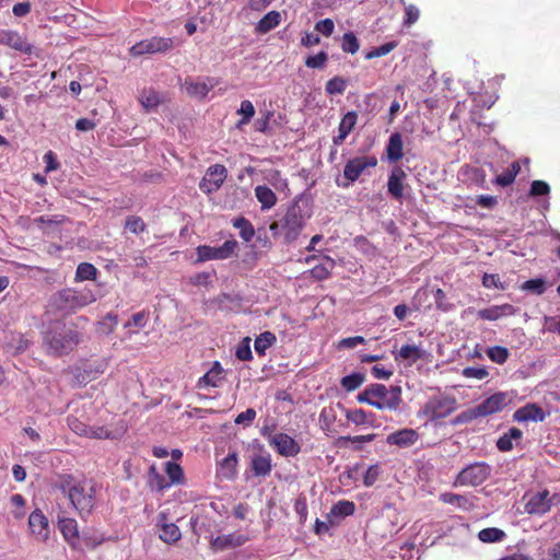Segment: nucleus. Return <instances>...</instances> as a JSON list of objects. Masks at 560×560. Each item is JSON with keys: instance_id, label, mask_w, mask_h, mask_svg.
Segmentation results:
<instances>
[{"instance_id": "nucleus-16", "label": "nucleus", "mask_w": 560, "mask_h": 560, "mask_svg": "<svg viewBox=\"0 0 560 560\" xmlns=\"http://www.w3.org/2000/svg\"><path fill=\"white\" fill-rule=\"evenodd\" d=\"M248 541V536L241 533L217 536L211 539L210 548L213 551H222L229 548H236Z\"/></svg>"}, {"instance_id": "nucleus-14", "label": "nucleus", "mask_w": 560, "mask_h": 560, "mask_svg": "<svg viewBox=\"0 0 560 560\" xmlns=\"http://www.w3.org/2000/svg\"><path fill=\"white\" fill-rule=\"evenodd\" d=\"M269 444L284 457H294L301 452L300 444L287 433L273 434Z\"/></svg>"}, {"instance_id": "nucleus-64", "label": "nucleus", "mask_w": 560, "mask_h": 560, "mask_svg": "<svg viewBox=\"0 0 560 560\" xmlns=\"http://www.w3.org/2000/svg\"><path fill=\"white\" fill-rule=\"evenodd\" d=\"M549 192H550V187L544 180H534L530 185L529 195L533 197L546 196Z\"/></svg>"}, {"instance_id": "nucleus-27", "label": "nucleus", "mask_w": 560, "mask_h": 560, "mask_svg": "<svg viewBox=\"0 0 560 560\" xmlns=\"http://www.w3.org/2000/svg\"><path fill=\"white\" fill-rule=\"evenodd\" d=\"M250 468L253 470L254 476L256 477H266L272 470V459L270 454H258L254 455L250 460Z\"/></svg>"}, {"instance_id": "nucleus-19", "label": "nucleus", "mask_w": 560, "mask_h": 560, "mask_svg": "<svg viewBox=\"0 0 560 560\" xmlns=\"http://www.w3.org/2000/svg\"><path fill=\"white\" fill-rule=\"evenodd\" d=\"M207 81H194L191 78H186L183 88L189 96L205 98L217 84L211 78H207Z\"/></svg>"}, {"instance_id": "nucleus-45", "label": "nucleus", "mask_w": 560, "mask_h": 560, "mask_svg": "<svg viewBox=\"0 0 560 560\" xmlns=\"http://www.w3.org/2000/svg\"><path fill=\"white\" fill-rule=\"evenodd\" d=\"M365 380V376L361 373H352L343 376L340 381V385L347 392H353L359 388Z\"/></svg>"}, {"instance_id": "nucleus-9", "label": "nucleus", "mask_w": 560, "mask_h": 560, "mask_svg": "<svg viewBox=\"0 0 560 560\" xmlns=\"http://www.w3.org/2000/svg\"><path fill=\"white\" fill-rule=\"evenodd\" d=\"M456 409V400L451 397H432L422 407V413L431 420L448 417Z\"/></svg>"}, {"instance_id": "nucleus-17", "label": "nucleus", "mask_w": 560, "mask_h": 560, "mask_svg": "<svg viewBox=\"0 0 560 560\" xmlns=\"http://www.w3.org/2000/svg\"><path fill=\"white\" fill-rule=\"evenodd\" d=\"M225 380L224 370L219 361L213 362L211 369L197 382L199 389L219 387Z\"/></svg>"}, {"instance_id": "nucleus-32", "label": "nucleus", "mask_w": 560, "mask_h": 560, "mask_svg": "<svg viewBox=\"0 0 560 560\" xmlns=\"http://www.w3.org/2000/svg\"><path fill=\"white\" fill-rule=\"evenodd\" d=\"M277 341V337L271 331H264L255 338L254 349L259 357H264L266 351Z\"/></svg>"}, {"instance_id": "nucleus-37", "label": "nucleus", "mask_w": 560, "mask_h": 560, "mask_svg": "<svg viewBox=\"0 0 560 560\" xmlns=\"http://www.w3.org/2000/svg\"><path fill=\"white\" fill-rule=\"evenodd\" d=\"M233 226L240 230V236L245 242H249L255 235L253 224L244 217L234 219Z\"/></svg>"}, {"instance_id": "nucleus-11", "label": "nucleus", "mask_w": 560, "mask_h": 560, "mask_svg": "<svg viewBox=\"0 0 560 560\" xmlns=\"http://www.w3.org/2000/svg\"><path fill=\"white\" fill-rule=\"evenodd\" d=\"M228 177V170L222 164H214L207 168L206 175L199 183L202 192L210 195L220 189Z\"/></svg>"}, {"instance_id": "nucleus-22", "label": "nucleus", "mask_w": 560, "mask_h": 560, "mask_svg": "<svg viewBox=\"0 0 560 560\" xmlns=\"http://www.w3.org/2000/svg\"><path fill=\"white\" fill-rule=\"evenodd\" d=\"M515 312L516 310L512 304L505 303L479 310L477 316L483 320H498L505 316H512Z\"/></svg>"}, {"instance_id": "nucleus-60", "label": "nucleus", "mask_w": 560, "mask_h": 560, "mask_svg": "<svg viewBox=\"0 0 560 560\" xmlns=\"http://www.w3.org/2000/svg\"><path fill=\"white\" fill-rule=\"evenodd\" d=\"M346 418L355 425H362L369 421L368 412L363 409L349 410L346 413Z\"/></svg>"}, {"instance_id": "nucleus-50", "label": "nucleus", "mask_w": 560, "mask_h": 560, "mask_svg": "<svg viewBox=\"0 0 560 560\" xmlns=\"http://www.w3.org/2000/svg\"><path fill=\"white\" fill-rule=\"evenodd\" d=\"M235 357L240 361H250L253 359L249 337L243 338L242 341L237 345L235 350Z\"/></svg>"}, {"instance_id": "nucleus-63", "label": "nucleus", "mask_w": 560, "mask_h": 560, "mask_svg": "<svg viewBox=\"0 0 560 560\" xmlns=\"http://www.w3.org/2000/svg\"><path fill=\"white\" fill-rule=\"evenodd\" d=\"M380 474H381V468L378 465L370 466L363 476L364 486L365 487L373 486L376 482V480L378 479Z\"/></svg>"}, {"instance_id": "nucleus-8", "label": "nucleus", "mask_w": 560, "mask_h": 560, "mask_svg": "<svg viewBox=\"0 0 560 560\" xmlns=\"http://www.w3.org/2000/svg\"><path fill=\"white\" fill-rule=\"evenodd\" d=\"M237 247L235 240H228L219 247L209 245H199L196 248L197 259L196 262H203L208 260H223L230 258Z\"/></svg>"}, {"instance_id": "nucleus-54", "label": "nucleus", "mask_w": 560, "mask_h": 560, "mask_svg": "<svg viewBox=\"0 0 560 560\" xmlns=\"http://www.w3.org/2000/svg\"><path fill=\"white\" fill-rule=\"evenodd\" d=\"M396 47H397V43L396 42L385 43V44H383V45H381L378 47L373 48L369 52H366L365 59L370 60V59H374V58L386 56L392 50H394Z\"/></svg>"}, {"instance_id": "nucleus-25", "label": "nucleus", "mask_w": 560, "mask_h": 560, "mask_svg": "<svg viewBox=\"0 0 560 560\" xmlns=\"http://www.w3.org/2000/svg\"><path fill=\"white\" fill-rule=\"evenodd\" d=\"M406 176L405 171L399 166L395 167L388 176V192L396 200H400L404 196V179Z\"/></svg>"}, {"instance_id": "nucleus-42", "label": "nucleus", "mask_w": 560, "mask_h": 560, "mask_svg": "<svg viewBox=\"0 0 560 560\" xmlns=\"http://www.w3.org/2000/svg\"><path fill=\"white\" fill-rule=\"evenodd\" d=\"M375 436L376 435L374 433L366 434V435H355V436L345 435V436H340L338 439V441L341 445H346L347 443H352L353 448L355 451H360L362 448L363 443H370V442L374 441Z\"/></svg>"}, {"instance_id": "nucleus-24", "label": "nucleus", "mask_w": 560, "mask_h": 560, "mask_svg": "<svg viewBox=\"0 0 560 560\" xmlns=\"http://www.w3.org/2000/svg\"><path fill=\"white\" fill-rule=\"evenodd\" d=\"M513 419L517 422L544 421L545 412L536 404H526L514 412Z\"/></svg>"}, {"instance_id": "nucleus-36", "label": "nucleus", "mask_w": 560, "mask_h": 560, "mask_svg": "<svg viewBox=\"0 0 560 560\" xmlns=\"http://www.w3.org/2000/svg\"><path fill=\"white\" fill-rule=\"evenodd\" d=\"M139 102L147 110H150L158 107L162 98L153 89H144L139 96Z\"/></svg>"}, {"instance_id": "nucleus-33", "label": "nucleus", "mask_w": 560, "mask_h": 560, "mask_svg": "<svg viewBox=\"0 0 560 560\" xmlns=\"http://www.w3.org/2000/svg\"><path fill=\"white\" fill-rule=\"evenodd\" d=\"M520 171L521 165L515 161L508 167L506 171L495 177L494 183L501 187L510 186L514 183Z\"/></svg>"}, {"instance_id": "nucleus-20", "label": "nucleus", "mask_w": 560, "mask_h": 560, "mask_svg": "<svg viewBox=\"0 0 560 560\" xmlns=\"http://www.w3.org/2000/svg\"><path fill=\"white\" fill-rule=\"evenodd\" d=\"M0 44L7 45L24 54L32 52V46L18 33L10 30L0 32Z\"/></svg>"}, {"instance_id": "nucleus-57", "label": "nucleus", "mask_w": 560, "mask_h": 560, "mask_svg": "<svg viewBox=\"0 0 560 560\" xmlns=\"http://www.w3.org/2000/svg\"><path fill=\"white\" fill-rule=\"evenodd\" d=\"M314 30L323 36L329 37L335 31V23L331 19L319 20L315 23Z\"/></svg>"}, {"instance_id": "nucleus-51", "label": "nucleus", "mask_w": 560, "mask_h": 560, "mask_svg": "<svg viewBox=\"0 0 560 560\" xmlns=\"http://www.w3.org/2000/svg\"><path fill=\"white\" fill-rule=\"evenodd\" d=\"M440 501L445 504L457 505L458 508H466L468 500L466 497L453 492H444L439 497Z\"/></svg>"}, {"instance_id": "nucleus-31", "label": "nucleus", "mask_w": 560, "mask_h": 560, "mask_svg": "<svg viewBox=\"0 0 560 560\" xmlns=\"http://www.w3.org/2000/svg\"><path fill=\"white\" fill-rule=\"evenodd\" d=\"M148 487L152 491H156V492H163L164 490H166L171 487L168 481L164 478V476L158 471L155 465H152L149 468Z\"/></svg>"}, {"instance_id": "nucleus-46", "label": "nucleus", "mask_w": 560, "mask_h": 560, "mask_svg": "<svg viewBox=\"0 0 560 560\" xmlns=\"http://www.w3.org/2000/svg\"><path fill=\"white\" fill-rule=\"evenodd\" d=\"M423 357L422 350L415 345H404L399 350V358L416 362Z\"/></svg>"}, {"instance_id": "nucleus-28", "label": "nucleus", "mask_w": 560, "mask_h": 560, "mask_svg": "<svg viewBox=\"0 0 560 560\" xmlns=\"http://www.w3.org/2000/svg\"><path fill=\"white\" fill-rule=\"evenodd\" d=\"M386 154L387 159L390 162H398L404 156V143L402 138L399 132H394L389 136L387 145H386Z\"/></svg>"}, {"instance_id": "nucleus-49", "label": "nucleus", "mask_w": 560, "mask_h": 560, "mask_svg": "<svg viewBox=\"0 0 560 560\" xmlns=\"http://www.w3.org/2000/svg\"><path fill=\"white\" fill-rule=\"evenodd\" d=\"M125 229L129 230L133 234H140L145 231L147 224L141 217L128 215L125 221Z\"/></svg>"}, {"instance_id": "nucleus-47", "label": "nucleus", "mask_w": 560, "mask_h": 560, "mask_svg": "<svg viewBox=\"0 0 560 560\" xmlns=\"http://www.w3.org/2000/svg\"><path fill=\"white\" fill-rule=\"evenodd\" d=\"M237 113L243 116L242 119H240L236 125L238 128H241L243 125H247L250 121V119L255 115V107L250 101L244 100L242 101Z\"/></svg>"}, {"instance_id": "nucleus-59", "label": "nucleus", "mask_w": 560, "mask_h": 560, "mask_svg": "<svg viewBox=\"0 0 560 560\" xmlns=\"http://www.w3.org/2000/svg\"><path fill=\"white\" fill-rule=\"evenodd\" d=\"M112 431L104 425H90L86 438L90 439H112Z\"/></svg>"}, {"instance_id": "nucleus-4", "label": "nucleus", "mask_w": 560, "mask_h": 560, "mask_svg": "<svg viewBox=\"0 0 560 560\" xmlns=\"http://www.w3.org/2000/svg\"><path fill=\"white\" fill-rule=\"evenodd\" d=\"M359 402H364L378 410H397L402 401L401 388L375 383L365 387L357 397Z\"/></svg>"}, {"instance_id": "nucleus-62", "label": "nucleus", "mask_w": 560, "mask_h": 560, "mask_svg": "<svg viewBox=\"0 0 560 560\" xmlns=\"http://www.w3.org/2000/svg\"><path fill=\"white\" fill-rule=\"evenodd\" d=\"M149 313L145 311H141L135 313L130 319L125 324V327L135 326L138 328H143L148 322Z\"/></svg>"}, {"instance_id": "nucleus-61", "label": "nucleus", "mask_w": 560, "mask_h": 560, "mask_svg": "<svg viewBox=\"0 0 560 560\" xmlns=\"http://www.w3.org/2000/svg\"><path fill=\"white\" fill-rule=\"evenodd\" d=\"M420 16V11L415 4H407L405 7V19L404 24L406 26H411L415 24Z\"/></svg>"}, {"instance_id": "nucleus-3", "label": "nucleus", "mask_w": 560, "mask_h": 560, "mask_svg": "<svg viewBox=\"0 0 560 560\" xmlns=\"http://www.w3.org/2000/svg\"><path fill=\"white\" fill-rule=\"evenodd\" d=\"M96 301L91 289L65 288L55 292L48 301V312L75 313Z\"/></svg>"}, {"instance_id": "nucleus-10", "label": "nucleus", "mask_w": 560, "mask_h": 560, "mask_svg": "<svg viewBox=\"0 0 560 560\" xmlns=\"http://www.w3.org/2000/svg\"><path fill=\"white\" fill-rule=\"evenodd\" d=\"M174 42L170 37L153 36L136 43L130 48V55L133 57L142 56L145 54H158L170 50Z\"/></svg>"}, {"instance_id": "nucleus-15", "label": "nucleus", "mask_w": 560, "mask_h": 560, "mask_svg": "<svg viewBox=\"0 0 560 560\" xmlns=\"http://www.w3.org/2000/svg\"><path fill=\"white\" fill-rule=\"evenodd\" d=\"M28 527L33 537L39 541L45 542L49 537V523L48 518L42 510H34L28 516Z\"/></svg>"}, {"instance_id": "nucleus-2", "label": "nucleus", "mask_w": 560, "mask_h": 560, "mask_svg": "<svg viewBox=\"0 0 560 560\" xmlns=\"http://www.w3.org/2000/svg\"><path fill=\"white\" fill-rule=\"evenodd\" d=\"M82 339L83 334L75 324L61 323L45 332L44 345L49 353L61 357L72 352Z\"/></svg>"}, {"instance_id": "nucleus-5", "label": "nucleus", "mask_w": 560, "mask_h": 560, "mask_svg": "<svg viewBox=\"0 0 560 560\" xmlns=\"http://www.w3.org/2000/svg\"><path fill=\"white\" fill-rule=\"evenodd\" d=\"M310 217V214L303 213L298 203H293L287 209L281 219V234L287 244L298 240Z\"/></svg>"}, {"instance_id": "nucleus-18", "label": "nucleus", "mask_w": 560, "mask_h": 560, "mask_svg": "<svg viewBox=\"0 0 560 560\" xmlns=\"http://www.w3.org/2000/svg\"><path fill=\"white\" fill-rule=\"evenodd\" d=\"M58 528L62 534L65 540L75 548L79 541V527L78 522L72 517L59 516Z\"/></svg>"}, {"instance_id": "nucleus-13", "label": "nucleus", "mask_w": 560, "mask_h": 560, "mask_svg": "<svg viewBox=\"0 0 560 560\" xmlns=\"http://www.w3.org/2000/svg\"><path fill=\"white\" fill-rule=\"evenodd\" d=\"M513 400L510 393L498 392L486 398L483 401L478 404L482 418L501 412L506 408Z\"/></svg>"}, {"instance_id": "nucleus-7", "label": "nucleus", "mask_w": 560, "mask_h": 560, "mask_svg": "<svg viewBox=\"0 0 560 560\" xmlns=\"http://www.w3.org/2000/svg\"><path fill=\"white\" fill-rule=\"evenodd\" d=\"M558 494H550L549 490L526 493L523 497L525 501L524 510L527 514L541 516L551 510L556 503Z\"/></svg>"}, {"instance_id": "nucleus-21", "label": "nucleus", "mask_w": 560, "mask_h": 560, "mask_svg": "<svg viewBox=\"0 0 560 560\" xmlns=\"http://www.w3.org/2000/svg\"><path fill=\"white\" fill-rule=\"evenodd\" d=\"M419 434L413 429H400L387 435L386 442L398 447H408L418 441Z\"/></svg>"}, {"instance_id": "nucleus-53", "label": "nucleus", "mask_w": 560, "mask_h": 560, "mask_svg": "<svg viewBox=\"0 0 560 560\" xmlns=\"http://www.w3.org/2000/svg\"><path fill=\"white\" fill-rule=\"evenodd\" d=\"M328 60V55L326 51L322 50L314 56H308L304 63L310 69H323Z\"/></svg>"}, {"instance_id": "nucleus-39", "label": "nucleus", "mask_w": 560, "mask_h": 560, "mask_svg": "<svg viewBox=\"0 0 560 560\" xmlns=\"http://www.w3.org/2000/svg\"><path fill=\"white\" fill-rule=\"evenodd\" d=\"M96 276L97 269L94 265L90 262H81L77 267L74 280L77 282L85 280H95Z\"/></svg>"}, {"instance_id": "nucleus-48", "label": "nucleus", "mask_w": 560, "mask_h": 560, "mask_svg": "<svg viewBox=\"0 0 560 560\" xmlns=\"http://www.w3.org/2000/svg\"><path fill=\"white\" fill-rule=\"evenodd\" d=\"M478 418H482V415L477 405V406L466 409V410L462 411L459 415H457L456 418L454 419V423L455 424L469 423Z\"/></svg>"}, {"instance_id": "nucleus-56", "label": "nucleus", "mask_w": 560, "mask_h": 560, "mask_svg": "<svg viewBox=\"0 0 560 560\" xmlns=\"http://www.w3.org/2000/svg\"><path fill=\"white\" fill-rule=\"evenodd\" d=\"M522 288L524 290L532 291L537 295H541L546 291V282L540 278L529 279L523 283Z\"/></svg>"}, {"instance_id": "nucleus-6", "label": "nucleus", "mask_w": 560, "mask_h": 560, "mask_svg": "<svg viewBox=\"0 0 560 560\" xmlns=\"http://www.w3.org/2000/svg\"><path fill=\"white\" fill-rule=\"evenodd\" d=\"M491 467L485 462H477L462 469L455 478L454 486L477 487L490 476Z\"/></svg>"}, {"instance_id": "nucleus-26", "label": "nucleus", "mask_w": 560, "mask_h": 560, "mask_svg": "<svg viewBox=\"0 0 560 560\" xmlns=\"http://www.w3.org/2000/svg\"><path fill=\"white\" fill-rule=\"evenodd\" d=\"M238 457L236 452H231L224 457L218 467V476L225 480H233L237 476Z\"/></svg>"}, {"instance_id": "nucleus-35", "label": "nucleus", "mask_w": 560, "mask_h": 560, "mask_svg": "<svg viewBox=\"0 0 560 560\" xmlns=\"http://www.w3.org/2000/svg\"><path fill=\"white\" fill-rule=\"evenodd\" d=\"M355 512V504L352 501L340 500L335 503L331 509L329 516L347 517L353 515Z\"/></svg>"}, {"instance_id": "nucleus-29", "label": "nucleus", "mask_w": 560, "mask_h": 560, "mask_svg": "<svg viewBox=\"0 0 560 560\" xmlns=\"http://www.w3.org/2000/svg\"><path fill=\"white\" fill-rule=\"evenodd\" d=\"M281 22V14L278 11H269L265 14L256 25V32L259 34H266L271 30L276 28Z\"/></svg>"}, {"instance_id": "nucleus-55", "label": "nucleus", "mask_w": 560, "mask_h": 560, "mask_svg": "<svg viewBox=\"0 0 560 560\" xmlns=\"http://www.w3.org/2000/svg\"><path fill=\"white\" fill-rule=\"evenodd\" d=\"M67 422H68V425L71 431H73L78 435L86 438V435L89 433L90 425H88L86 423H84L83 421H81L79 418H77L74 416H69L67 418Z\"/></svg>"}, {"instance_id": "nucleus-34", "label": "nucleus", "mask_w": 560, "mask_h": 560, "mask_svg": "<svg viewBox=\"0 0 560 560\" xmlns=\"http://www.w3.org/2000/svg\"><path fill=\"white\" fill-rule=\"evenodd\" d=\"M165 472L168 478L170 486L173 485H184L185 483V476L183 468L175 462H167L165 463Z\"/></svg>"}, {"instance_id": "nucleus-58", "label": "nucleus", "mask_w": 560, "mask_h": 560, "mask_svg": "<svg viewBox=\"0 0 560 560\" xmlns=\"http://www.w3.org/2000/svg\"><path fill=\"white\" fill-rule=\"evenodd\" d=\"M462 375L467 378L483 380L489 376V372L485 366H467L463 370Z\"/></svg>"}, {"instance_id": "nucleus-12", "label": "nucleus", "mask_w": 560, "mask_h": 560, "mask_svg": "<svg viewBox=\"0 0 560 560\" xmlns=\"http://www.w3.org/2000/svg\"><path fill=\"white\" fill-rule=\"evenodd\" d=\"M377 159L374 155L355 156L349 160L343 167V176L349 182H355L361 174L369 167L377 165Z\"/></svg>"}, {"instance_id": "nucleus-44", "label": "nucleus", "mask_w": 560, "mask_h": 560, "mask_svg": "<svg viewBox=\"0 0 560 560\" xmlns=\"http://www.w3.org/2000/svg\"><path fill=\"white\" fill-rule=\"evenodd\" d=\"M487 355L492 362L504 364L510 357V351L505 347L493 346L487 349Z\"/></svg>"}, {"instance_id": "nucleus-40", "label": "nucleus", "mask_w": 560, "mask_h": 560, "mask_svg": "<svg viewBox=\"0 0 560 560\" xmlns=\"http://www.w3.org/2000/svg\"><path fill=\"white\" fill-rule=\"evenodd\" d=\"M340 47L343 52L354 55L360 49V42L353 32H348L341 37Z\"/></svg>"}, {"instance_id": "nucleus-43", "label": "nucleus", "mask_w": 560, "mask_h": 560, "mask_svg": "<svg viewBox=\"0 0 560 560\" xmlns=\"http://www.w3.org/2000/svg\"><path fill=\"white\" fill-rule=\"evenodd\" d=\"M347 89V80L336 75L326 82L325 91L328 95L343 94Z\"/></svg>"}, {"instance_id": "nucleus-23", "label": "nucleus", "mask_w": 560, "mask_h": 560, "mask_svg": "<svg viewBox=\"0 0 560 560\" xmlns=\"http://www.w3.org/2000/svg\"><path fill=\"white\" fill-rule=\"evenodd\" d=\"M358 120V114L354 110L348 112L340 120L338 135L332 138L335 145L343 143L349 133L354 129Z\"/></svg>"}, {"instance_id": "nucleus-41", "label": "nucleus", "mask_w": 560, "mask_h": 560, "mask_svg": "<svg viewBox=\"0 0 560 560\" xmlns=\"http://www.w3.org/2000/svg\"><path fill=\"white\" fill-rule=\"evenodd\" d=\"M505 533L497 527L483 528L478 533V538L482 542H497L505 538Z\"/></svg>"}, {"instance_id": "nucleus-30", "label": "nucleus", "mask_w": 560, "mask_h": 560, "mask_svg": "<svg viewBox=\"0 0 560 560\" xmlns=\"http://www.w3.org/2000/svg\"><path fill=\"white\" fill-rule=\"evenodd\" d=\"M255 196L261 205V210L271 209L273 206H276L277 200H278V198H277L276 194L272 191V189H270L266 185L256 186L255 187Z\"/></svg>"}, {"instance_id": "nucleus-52", "label": "nucleus", "mask_w": 560, "mask_h": 560, "mask_svg": "<svg viewBox=\"0 0 560 560\" xmlns=\"http://www.w3.org/2000/svg\"><path fill=\"white\" fill-rule=\"evenodd\" d=\"M118 324V316L114 313H108L102 320L98 322V330L105 335L112 334Z\"/></svg>"}, {"instance_id": "nucleus-1", "label": "nucleus", "mask_w": 560, "mask_h": 560, "mask_svg": "<svg viewBox=\"0 0 560 560\" xmlns=\"http://www.w3.org/2000/svg\"><path fill=\"white\" fill-rule=\"evenodd\" d=\"M56 487L69 498L81 518L92 514L96 505V489L91 480H78L71 475H63Z\"/></svg>"}, {"instance_id": "nucleus-38", "label": "nucleus", "mask_w": 560, "mask_h": 560, "mask_svg": "<svg viewBox=\"0 0 560 560\" xmlns=\"http://www.w3.org/2000/svg\"><path fill=\"white\" fill-rule=\"evenodd\" d=\"M182 533L176 524H163V526L161 527L160 538L166 544H174L178 541Z\"/></svg>"}]
</instances>
